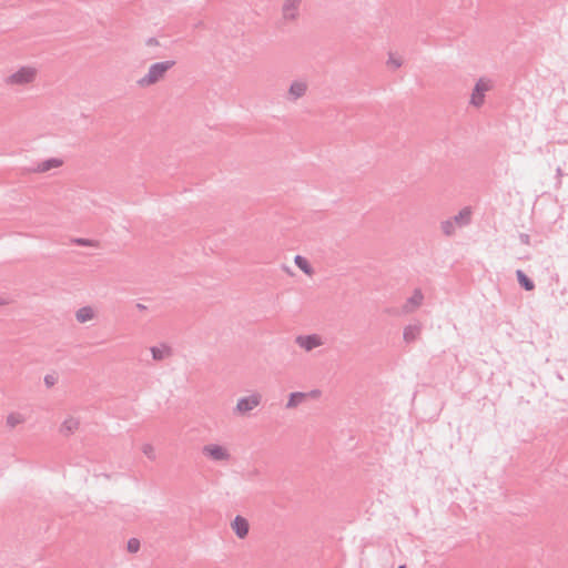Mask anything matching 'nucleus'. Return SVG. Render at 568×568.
<instances>
[{
  "label": "nucleus",
  "mask_w": 568,
  "mask_h": 568,
  "mask_svg": "<svg viewBox=\"0 0 568 568\" xmlns=\"http://www.w3.org/2000/svg\"><path fill=\"white\" fill-rule=\"evenodd\" d=\"M295 343L298 347L305 352H311L314 348L324 345L325 341L320 334L300 335L295 338Z\"/></svg>",
  "instance_id": "nucleus-5"
},
{
  "label": "nucleus",
  "mask_w": 568,
  "mask_h": 568,
  "mask_svg": "<svg viewBox=\"0 0 568 568\" xmlns=\"http://www.w3.org/2000/svg\"><path fill=\"white\" fill-rule=\"evenodd\" d=\"M261 395L252 394L237 399L234 413L240 416H244L255 409L261 404Z\"/></svg>",
  "instance_id": "nucleus-4"
},
{
  "label": "nucleus",
  "mask_w": 568,
  "mask_h": 568,
  "mask_svg": "<svg viewBox=\"0 0 568 568\" xmlns=\"http://www.w3.org/2000/svg\"><path fill=\"white\" fill-rule=\"evenodd\" d=\"M95 317V311L91 306H84L77 311L75 318L80 323H87Z\"/></svg>",
  "instance_id": "nucleus-17"
},
{
  "label": "nucleus",
  "mask_w": 568,
  "mask_h": 568,
  "mask_svg": "<svg viewBox=\"0 0 568 568\" xmlns=\"http://www.w3.org/2000/svg\"><path fill=\"white\" fill-rule=\"evenodd\" d=\"M232 528L239 538H244L248 532V523L245 518L237 516L232 521Z\"/></svg>",
  "instance_id": "nucleus-11"
},
{
  "label": "nucleus",
  "mask_w": 568,
  "mask_h": 568,
  "mask_svg": "<svg viewBox=\"0 0 568 568\" xmlns=\"http://www.w3.org/2000/svg\"><path fill=\"white\" fill-rule=\"evenodd\" d=\"M301 0H285L283 14L286 19H294L297 16Z\"/></svg>",
  "instance_id": "nucleus-12"
},
{
  "label": "nucleus",
  "mask_w": 568,
  "mask_h": 568,
  "mask_svg": "<svg viewBox=\"0 0 568 568\" xmlns=\"http://www.w3.org/2000/svg\"><path fill=\"white\" fill-rule=\"evenodd\" d=\"M141 449L143 455L150 460H154L156 458V449L152 444H144Z\"/></svg>",
  "instance_id": "nucleus-21"
},
{
  "label": "nucleus",
  "mask_w": 568,
  "mask_h": 568,
  "mask_svg": "<svg viewBox=\"0 0 568 568\" xmlns=\"http://www.w3.org/2000/svg\"><path fill=\"white\" fill-rule=\"evenodd\" d=\"M491 89V82L487 79H480L471 93L470 103L474 106H480L484 103L485 93Z\"/></svg>",
  "instance_id": "nucleus-6"
},
{
  "label": "nucleus",
  "mask_w": 568,
  "mask_h": 568,
  "mask_svg": "<svg viewBox=\"0 0 568 568\" xmlns=\"http://www.w3.org/2000/svg\"><path fill=\"white\" fill-rule=\"evenodd\" d=\"M456 223L454 217L442 223V230L446 235H452L455 232Z\"/></svg>",
  "instance_id": "nucleus-23"
},
{
  "label": "nucleus",
  "mask_w": 568,
  "mask_h": 568,
  "mask_svg": "<svg viewBox=\"0 0 568 568\" xmlns=\"http://www.w3.org/2000/svg\"><path fill=\"white\" fill-rule=\"evenodd\" d=\"M473 211L470 207L466 206L462 209L455 216V223L457 226L467 225L471 220Z\"/></svg>",
  "instance_id": "nucleus-18"
},
{
  "label": "nucleus",
  "mask_w": 568,
  "mask_h": 568,
  "mask_svg": "<svg viewBox=\"0 0 568 568\" xmlns=\"http://www.w3.org/2000/svg\"><path fill=\"white\" fill-rule=\"evenodd\" d=\"M398 568H406V566L402 565V566H399Z\"/></svg>",
  "instance_id": "nucleus-26"
},
{
  "label": "nucleus",
  "mask_w": 568,
  "mask_h": 568,
  "mask_svg": "<svg viewBox=\"0 0 568 568\" xmlns=\"http://www.w3.org/2000/svg\"><path fill=\"white\" fill-rule=\"evenodd\" d=\"M39 78V68L34 64H22L3 79L9 88H27L33 85Z\"/></svg>",
  "instance_id": "nucleus-1"
},
{
  "label": "nucleus",
  "mask_w": 568,
  "mask_h": 568,
  "mask_svg": "<svg viewBox=\"0 0 568 568\" xmlns=\"http://www.w3.org/2000/svg\"><path fill=\"white\" fill-rule=\"evenodd\" d=\"M152 358L156 362L170 358L173 355L172 347L168 344H160L151 347Z\"/></svg>",
  "instance_id": "nucleus-10"
},
{
  "label": "nucleus",
  "mask_w": 568,
  "mask_h": 568,
  "mask_svg": "<svg viewBox=\"0 0 568 568\" xmlns=\"http://www.w3.org/2000/svg\"><path fill=\"white\" fill-rule=\"evenodd\" d=\"M386 64L389 69L397 70L403 64V58L398 54L390 53L388 55Z\"/></svg>",
  "instance_id": "nucleus-20"
},
{
  "label": "nucleus",
  "mask_w": 568,
  "mask_h": 568,
  "mask_svg": "<svg viewBox=\"0 0 568 568\" xmlns=\"http://www.w3.org/2000/svg\"><path fill=\"white\" fill-rule=\"evenodd\" d=\"M420 333H422V325L419 323H417V324H412V325L406 326L404 329L403 336H404L405 342L412 343L419 337Z\"/></svg>",
  "instance_id": "nucleus-13"
},
{
  "label": "nucleus",
  "mask_w": 568,
  "mask_h": 568,
  "mask_svg": "<svg viewBox=\"0 0 568 568\" xmlns=\"http://www.w3.org/2000/svg\"><path fill=\"white\" fill-rule=\"evenodd\" d=\"M517 277H518L519 283L527 291H531L534 288V283L524 274V272L517 271Z\"/></svg>",
  "instance_id": "nucleus-22"
},
{
  "label": "nucleus",
  "mask_w": 568,
  "mask_h": 568,
  "mask_svg": "<svg viewBox=\"0 0 568 568\" xmlns=\"http://www.w3.org/2000/svg\"><path fill=\"white\" fill-rule=\"evenodd\" d=\"M26 422V416L21 412H11L6 417V425L8 428L13 429Z\"/></svg>",
  "instance_id": "nucleus-15"
},
{
  "label": "nucleus",
  "mask_w": 568,
  "mask_h": 568,
  "mask_svg": "<svg viewBox=\"0 0 568 568\" xmlns=\"http://www.w3.org/2000/svg\"><path fill=\"white\" fill-rule=\"evenodd\" d=\"M423 302V294L420 292H415L412 297L407 301L406 310L408 312L418 307Z\"/></svg>",
  "instance_id": "nucleus-19"
},
{
  "label": "nucleus",
  "mask_w": 568,
  "mask_h": 568,
  "mask_svg": "<svg viewBox=\"0 0 568 568\" xmlns=\"http://www.w3.org/2000/svg\"><path fill=\"white\" fill-rule=\"evenodd\" d=\"M140 549V541L138 539H130L128 541V550L130 552H136Z\"/></svg>",
  "instance_id": "nucleus-24"
},
{
  "label": "nucleus",
  "mask_w": 568,
  "mask_h": 568,
  "mask_svg": "<svg viewBox=\"0 0 568 568\" xmlns=\"http://www.w3.org/2000/svg\"><path fill=\"white\" fill-rule=\"evenodd\" d=\"M307 91V83L305 81H294L287 91V98L291 101H296L297 99L302 98Z\"/></svg>",
  "instance_id": "nucleus-9"
},
{
  "label": "nucleus",
  "mask_w": 568,
  "mask_h": 568,
  "mask_svg": "<svg viewBox=\"0 0 568 568\" xmlns=\"http://www.w3.org/2000/svg\"><path fill=\"white\" fill-rule=\"evenodd\" d=\"M320 396V392L313 390L311 393H302V392H295L290 394L286 407L287 408H295L300 404H302L304 400H306L308 397L316 398Z\"/></svg>",
  "instance_id": "nucleus-8"
},
{
  "label": "nucleus",
  "mask_w": 568,
  "mask_h": 568,
  "mask_svg": "<svg viewBox=\"0 0 568 568\" xmlns=\"http://www.w3.org/2000/svg\"><path fill=\"white\" fill-rule=\"evenodd\" d=\"M202 453L214 462H227L231 458L229 448L220 444H207L203 447Z\"/></svg>",
  "instance_id": "nucleus-3"
},
{
  "label": "nucleus",
  "mask_w": 568,
  "mask_h": 568,
  "mask_svg": "<svg viewBox=\"0 0 568 568\" xmlns=\"http://www.w3.org/2000/svg\"><path fill=\"white\" fill-rule=\"evenodd\" d=\"M294 262H295L296 266H297V267H298V268H300V270H301L305 275H307V276H310V277H311V276H313V274H314V268H313V266H312L311 262H310L306 257H304V256H302V255H296V256L294 257Z\"/></svg>",
  "instance_id": "nucleus-16"
},
{
  "label": "nucleus",
  "mask_w": 568,
  "mask_h": 568,
  "mask_svg": "<svg viewBox=\"0 0 568 568\" xmlns=\"http://www.w3.org/2000/svg\"><path fill=\"white\" fill-rule=\"evenodd\" d=\"M81 422L79 417L68 416L59 426V433L63 437H70L79 432Z\"/></svg>",
  "instance_id": "nucleus-7"
},
{
  "label": "nucleus",
  "mask_w": 568,
  "mask_h": 568,
  "mask_svg": "<svg viewBox=\"0 0 568 568\" xmlns=\"http://www.w3.org/2000/svg\"><path fill=\"white\" fill-rule=\"evenodd\" d=\"M175 62L172 60L152 63L146 73L136 80V85L141 89L150 88L158 82L162 81L166 72L174 67Z\"/></svg>",
  "instance_id": "nucleus-2"
},
{
  "label": "nucleus",
  "mask_w": 568,
  "mask_h": 568,
  "mask_svg": "<svg viewBox=\"0 0 568 568\" xmlns=\"http://www.w3.org/2000/svg\"><path fill=\"white\" fill-rule=\"evenodd\" d=\"M63 164L62 160L60 159H49V160H45V161H42V162H39L37 164V168L34 169L36 172H40V173H43V172H48L52 169H58L60 168L61 165Z\"/></svg>",
  "instance_id": "nucleus-14"
},
{
  "label": "nucleus",
  "mask_w": 568,
  "mask_h": 568,
  "mask_svg": "<svg viewBox=\"0 0 568 568\" xmlns=\"http://www.w3.org/2000/svg\"><path fill=\"white\" fill-rule=\"evenodd\" d=\"M77 243L80 245L94 246V243L90 240H77Z\"/></svg>",
  "instance_id": "nucleus-25"
}]
</instances>
